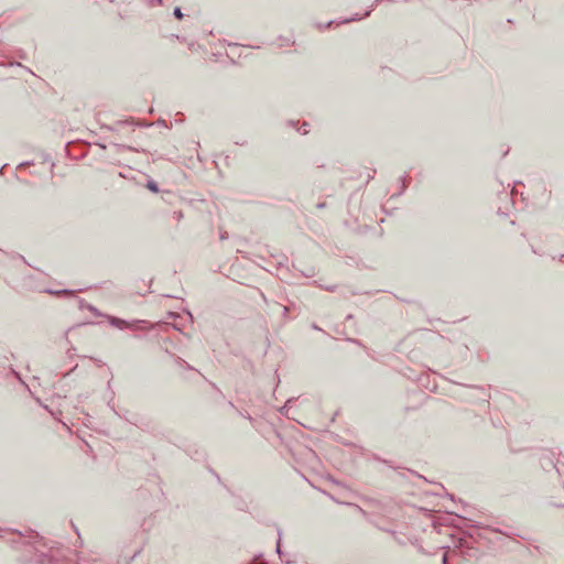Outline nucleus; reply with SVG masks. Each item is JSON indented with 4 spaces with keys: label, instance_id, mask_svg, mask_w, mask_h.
Here are the masks:
<instances>
[{
    "label": "nucleus",
    "instance_id": "5",
    "mask_svg": "<svg viewBox=\"0 0 564 564\" xmlns=\"http://www.w3.org/2000/svg\"><path fill=\"white\" fill-rule=\"evenodd\" d=\"M280 541H281V534L279 533V540H278V544H276V552L279 554H281V545H280Z\"/></svg>",
    "mask_w": 564,
    "mask_h": 564
},
{
    "label": "nucleus",
    "instance_id": "3",
    "mask_svg": "<svg viewBox=\"0 0 564 564\" xmlns=\"http://www.w3.org/2000/svg\"><path fill=\"white\" fill-rule=\"evenodd\" d=\"M174 15L177 18V19H181L183 17V13L181 11L180 8H175L174 9Z\"/></svg>",
    "mask_w": 564,
    "mask_h": 564
},
{
    "label": "nucleus",
    "instance_id": "1",
    "mask_svg": "<svg viewBox=\"0 0 564 564\" xmlns=\"http://www.w3.org/2000/svg\"><path fill=\"white\" fill-rule=\"evenodd\" d=\"M110 324L117 328H120V329H123V328H127V327H132L134 326L138 322H132V323H129L124 319H121V318H118V317H113V316H109L108 317Z\"/></svg>",
    "mask_w": 564,
    "mask_h": 564
},
{
    "label": "nucleus",
    "instance_id": "2",
    "mask_svg": "<svg viewBox=\"0 0 564 564\" xmlns=\"http://www.w3.org/2000/svg\"><path fill=\"white\" fill-rule=\"evenodd\" d=\"M147 187H148L150 191L154 192V193H156V192L159 191L156 183H155V182H153V181H150V182L148 183Z\"/></svg>",
    "mask_w": 564,
    "mask_h": 564
},
{
    "label": "nucleus",
    "instance_id": "4",
    "mask_svg": "<svg viewBox=\"0 0 564 564\" xmlns=\"http://www.w3.org/2000/svg\"><path fill=\"white\" fill-rule=\"evenodd\" d=\"M360 19H361V17H360V18H358V17H354V18L346 19V20L341 21V23H347V22L356 21V20H360Z\"/></svg>",
    "mask_w": 564,
    "mask_h": 564
},
{
    "label": "nucleus",
    "instance_id": "8",
    "mask_svg": "<svg viewBox=\"0 0 564 564\" xmlns=\"http://www.w3.org/2000/svg\"><path fill=\"white\" fill-rule=\"evenodd\" d=\"M370 14V11H367L364 17H368Z\"/></svg>",
    "mask_w": 564,
    "mask_h": 564
},
{
    "label": "nucleus",
    "instance_id": "6",
    "mask_svg": "<svg viewBox=\"0 0 564 564\" xmlns=\"http://www.w3.org/2000/svg\"><path fill=\"white\" fill-rule=\"evenodd\" d=\"M307 132H308V131H307V129H306V123H304V124H303V132H302V133H303V134H306Z\"/></svg>",
    "mask_w": 564,
    "mask_h": 564
},
{
    "label": "nucleus",
    "instance_id": "7",
    "mask_svg": "<svg viewBox=\"0 0 564 564\" xmlns=\"http://www.w3.org/2000/svg\"><path fill=\"white\" fill-rule=\"evenodd\" d=\"M443 564H447V557L446 555L443 556Z\"/></svg>",
    "mask_w": 564,
    "mask_h": 564
}]
</instances>
